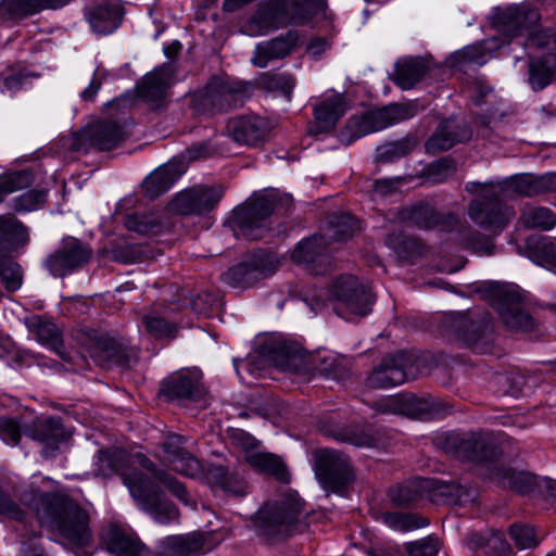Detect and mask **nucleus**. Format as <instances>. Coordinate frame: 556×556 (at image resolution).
<instances>
[{"label": "nucleus", "mask_w": 556, "mask_h": 556, "mask_svg": "<svg viewBox=\"0 0 556 556\" xmlns=\"http://www.w3.org/2000/svg\"><path fill=\"white\" fill-rule=\"evenodd\" d=\"M426 64L415 58L400 60L393 74V81L402 89L413 88L427 73Z\"/></svg>", "instance_id": "obj_46"}, {"label": "nucleus", "mask_w": 556, "mask_h": 556, "mask_svg": "<svg viewBox=\"0 0 556 556\" xmlns=\"http://www.w3.org/2000/svg\"><path fill=\"white\" fill-rule=\"evenodd\" d=\"M330 294L334 300L337 315L351 320L364 317L370 312L374 296L370 290L354 276H341L331 286Z\"/></svg>", "instance_id": "obj_6"}, {"label": "nucleus", "mask_w": 556, "mask_h": 556, "mask_svg": "<svg viewBox=\"0 0 556 556\" xmlns=\"http://www.w3.org/2000/svg\"><path fill=\"white\" fill-rule=\"evenodd\" d=\"M27 228L12 215L0 216V251H13L28 243Z\"/></svg>", "instance_id": "obj_41"}, {"label": "nucleus", "mask_w": 556, "mask_h": 556, "mask_svg": "<svg viewBox=\"0 0 556 556\" xmlns=\"http://www.w3.org/2000/svg\"><path fill=\"white\" fill-rule=\"evenodd\" d=\"M223 197V190L194 187L179 192L170 202L173 212L180 215H200L213 210Z\"/></svg>", "instance_id": "obj_19"}, {"label": "nucleus", "mask_w": 556, "mask_h": 556, "mask_svg": "<svg viewBox=\"0 0 556 556\" xmlns=\"http://www.w3.org/2000/svg\"><path fill=\"white\" fill-rule=\"evenodd\" d=\"M468 544L471 548H482L486 554H495L498 556H509L511 547L505 540L503 533L496 531L489 535L480 533H471L468 535Z\"/></svg>", "instance_id": "obj_48"}, {"label": "nucleus", "mask_w": 556, "mask_h": 556, "mask_svg": "<svg viewBox=\"0 0 556 556\" xmlns=\"http://www.w3.org/2000/svg\"><path fill=\"white\" fill-rule=\"evenodd\" d=\"M27 327L36 336L38 342L62 355L61 332L54 323L40 316H33L27 320Z\"/></svg>", "instance_id": "obj_44"}, {"label": "nucleus", "mask_w": 556, "mask_h": 556, "mask_svg": "<svg viewBox=\"0 0 556 556\" xmlns=\"http://www.w3.org/2000/svg\"><path fill=\"white\" fill-rule=\"evenodd\" d=\"M130 456L124 450H105L99 451L97 458V471L102 477H111L113 475H122L124 483L126 479H136V476H144L141 472H134L131 476L125 473V469L128 467Z\"/></svg>", "instance_id": "obj_39"}, {"label": "nucleus", "mask_w": 556, "mask_h": 556, "mask_svg": "<svg viewBox=\"0 0 556 556\" xmlns=\"http://www.w3.org/2000/svg\"><path fill=\"white\" fill-rule=\"evenodd\" d=\"M539 175L521 174L509 179L490 182L483 190L485 197H498L505 200L513 195H540Z\"/></svg>", "instance_id": "obj_29"}, {"label": "nucleus", "mask_w": 556, "mask_h": 556, "mask_svg": "<svg viewBox=\"0 0 556 556\" xmlns=\"http://www.w3.org/2000/svg\"><path fill=\"white\" fill-rule=\"evenodd\" d=\"M30 437L43 444L42 454L46 457L52 456L60 444L65 442L68 433L65 430L61 418L46 417L37 419L33 424Z\"/></svg>", "instance_id": "obj_32"}, {"label": "nucleus", "mask_w": 556, "mask_h": 556, "mask_svg": "<svg viewBox=\"0 0 556 556\" xmlns=\"http://www.w3.org/2000/svg\"><path fill=\"white\" fill-rule=\"evenodd\" d=\"M175 83V71L170 63H164L144 75L137 85L140 98L154 106H160L167 97L168 89Z\"/></svg>", "instance_id": "obj_23"}, {"label": "nucleus", "mask_w": 556, "mask_h": 556, "mask_svg": "<svg viewBox=\"0 0 556 556\" xmlns=\"http://www.w3.org/2000/svg\"><path fill=\"white\" fill-rule=\"evenodd\" d=\"M330 294L334 300L337 315L351 320L364 317L370 312L374 296L370 290L354 276H341L331 286Z\"/></svg>", "instance_id": "obj_7"}, {"label": "nucleus", "mask_w": 556, "mask_h": 556, "mask_svg": "<svg viewBox=\"0 0 556 556\" xmlns=\"http://www.w3.org/2000/svg\"><path fill=\"white\" fill-rule=\"evenodd\" d=\"M329 224V237L337 241H344L350 239L355 233V231L359 229L358 222L349 214L334 216L331 218Z\"/></svg>", "instance_id": "obj_60"}, {"label": "nucleus", "mask_w": 556, "mask_h": 556, "mask_svg": "<svg viewBox=\"0 0 556 556\" xmlns=\"http://www.w3.org/2000/svg\"><path fill=\"white\" fill-rule=\"evenodd\" d=\"M88 139L96 149L106 151L124 139V130L117 122L101 121L89 129Z\"/></svg>", "instance_id": "obj_42"}, {"label": "nucleus", "mask_w": 556, "mask_h": 556, "mask_svg": "<svg viewBox=\"0 0 556 556\" xmlns=\"http://www.w3.org/2000/svg\"><path fill=\"white\" fill-rule=\"evenodd\" d=\"M225 134L237 143L256 147L264 142L268 134V125L260 116L242 115L228 119Z\"/></svg>", "instance_id": "obj_24"}, {"label": "nucleus", "mask_w": 556, "mask_h": 556, "mask_svg": "<svg viewBox=\"0 0 556 556\" xmlns=\"http://www.w3.org/2000/svg\"><path fill=\"white\" fill-rule=\"evenodd\" d=\"M434 478H415L405 483L390 489L389 495L392 502L399 506H407L421 498L433 502Z\"/></svg>", "instance_id": "obj_35"}, {"label": "nucleus", "mask_w": 556, "mask_h": 556, "mask_svg": "<svg viewBox=\"0 0 556 556\" xmlns=\"http://www.w3.org/2000/svg\"><path fill=\"white\" fill-rule=\"evenodd\" d=\"M168 464L174 471L189 478H201L203 480L206 470L201 462L188 451L170 458Z\"/></svg>", "instance_id": "obj_55"}, {"label": "nucleus", "mask_w": 556, "mask_h": 556, "mask_svg": "<svg viewBox=\"0 0 556 556\" xmlns=\"http://www.w3.org/2000/svg\"><path fill=\"white\" fill-rule=\"evenodd\" d=\"M489 184L471 182L467 187L468 190H477L479 194L478 199L469 203L468 215L478 226L498 233L513 216V211L504 204L502 195L485 197L483 194V189Z\"/></svg>", "instance_id": "obj_8"}, {"label": "nucleus", "mask_w": 556, "mask_h": 556, "mask_svg": "<svg viewBox=\"0 0 556 556\" xmlns=\"http://www.w3.org/2000/svg\"><path fill=\"white\" fill-rule=\"evenodd\" d=\"M266 88L270 90H277L282 93V96L290 101L292 96V90L295 86V79L292 75L286 73H277L273 75H268L264 81Z\"/></svg>", "instance_id": "obj_63"}, {"label": "nucleus", "mask_w": 556, "mask_h": 556, "mask_svg": "<svg viewBox=\"0 0 556 556\" xmlns=\"http://www.w3.org/2000/svg\"><path fill=\"white\" fill-rule=\"evenodd\" d=\"M348 102L342 93H333L320 100L314 108V123L309 132L318 135L330 131L345 114Z\"/></svg>", "instance_id": "obj_28"}, {"label": "nucleus", "mask_w": 556, "mask_h": 556, "mask_svg": "<svg viewBox=\"0 0 556 556\" xmlns=\"http://www.w3.org/2000/svg\"><path fill=\"white\" fill-rule=\"evenodd\" d=\"M186 172V164L173 160L153 170L142 182V189L148 198L154 199L169 190Z\"/></svg>", "instance_id": "obj_30"}, {"label": "nucleus", "mask_w": 556, "mask_h": 556, "mask_svg": "<svg viewBox=\"0 0 556 556\" xmlns=\"http://www.w3.org/2000/svg\"><path fill=\"white\" fill-rule=\"evenodd\" d=\"M401 218L408 220L418 228L429 229L438 225L439 215L430 205H415L410 208H404L400 214Z\"/></svg>", "instance_id": "obj_53"}, {"label": "nucleus", "mask_w": 556, "mask_h": 556, "mask_svg": "<svg viewBox=\"0 0 556 556\" xmlns=\"http://www.w3.org/2000/svg\"><path fill=\"white\" fill-rule=\"evenodd\" d=\"M433 502H444L452 505L465 506L475 503L478 490L473 485L447 483L434 478Z\"/></svg>", "instance_id": "obj_38"}, {"label": "nucleus", "mask_w": 556, "mask_h": 556, "mask_svg": "<svg viewBox=\"0 0 556 556\" xmlns=\"http://www.w3.org/2000/svg\"><path fill=\"white\" fill-rule=\"evenodd\" d=\"M72 0H2L8 16H26L41 10H55L68 4Z\"/></svg>", "instance_id": "obj_47"}, {"label": "nucleus", "mask_w": 556, "mask_h": 556, "mask_svg": "<svg viewBox=\"0 0 556 556\" xmlns=\"http://www.w3.org/2000/svg\"><path fill=\"white\" fill-rule=\"evenodd\" d=\"M141 465L148 471L152 472L153 476L165 486L167 488L173 495H175L181 503L185 505H190L192 503L189 493L187 492L185 485L178 481L175 477L165 472L164 470H160L155 467V465L148 458L142 457Z\"/></svg>", "instance_id": "obj_50"}, {"label": "nucleus", "mask_w": 556, "mask_h": 556, "mask_svg": "<svg viewBox=\"0 0 556 556\" xmlns=\"http://www.w3.org/2000/svg\"><path fill=\"white\" fill-rule=\"evenodd\" d=\"M141 325L155 339H173L177 331L173 323L154 311L142 316Z\"/></svg>", "instance_id": "obj_52"}, {"label": "nucleus", "mask_w": 556, "mask_h": 556, "mask_svg": "<svg viewBox=\"0 0 556 556\" xmlns=\"http://www.w3.org/2000/svg\"><path fill=\"white\" fill-rule=\"evenodd\" d=\"M276 205L274 192L257 194L244 205L232 211L230 223L236 235L257 240L263 237L267 219Z\"/></svg>", "instance_id": "obj_5"}, {"label": "nucleus", "mask_w": 556, "mask_h": 556, "mask_svg": "<svg viewBox=\"0 0 556 556\" xmlns=\"http://www.w3.org/2000/svg\"><path fill=\"white\" fill-rule=\"evenodd\" d=\"M380 414H393L408 418H426L439 414V404L432 399L417 397L414 394H396L376 401L372 405Z\"/></svg>", "instance_id": "obj_14"}, {"label": "nucleus", "mask_w": 556, "mask_h": 556, "mask_svg": "<svg viewBox=\"0 0 556 556\" xmlns=\"http://www.w3.org/2000/svg\"><path fill=\"white\" fill-rule=\"evenodd\" d=\"M91 255L92 249L88 244L68 237L46 257L43 264L53 277L63 278L87 264Z\"/></svg>", "instance_id": "obj_11"}, {"label": "nucleus", "mask_w": 556, "mask_h": 556, "mask_svg": "<svg viewBox=\"0 0 556 556\" xmlns=\"http://www.w3.org/2000/svg\"><path fill=\"white\" fill-rule=\"evenodd\" d=\"M455 324L458 336L471 349L480 354L491 351L492 327L488 317L473 320L466 314H457Z\"/></svg>", "instance_id": "obj_25"}, {"label": "nucleus", "mask_w": 556, "mask_h": 556, "mask_svg": "<svg viewBox=\"0 0 556 556\" xmlns=\"http://www.w3.org/2000/svg\"><path fill=\"white\" fill-rule=\"evenodd\" d=\"M92 357L117 365H128L138 357V349L129 346L125 339H117L109 333L92 331L90 334Z\"/></svg>", "instance_id": "obj_17"}, {"label": "nucleus", "mask_w": 556, "mask_h": 556, "mask_svg": "<svg viewBox=\"0 0 556 556\" xmlns=\"http://www.w3.org/2000/svg\"><path fill=\"white\" fill-rule=\"evenodd\" d=\"M292 260L305 264L314 275H324L332 267L325 236L314 235L302 240L292 251Z\"/></svg>", "instance_id": "obj_18"}, {"label": "nucleus", "mask_w": 556, "mask_h": 556, "mask_svg": "<svg viewBox=\"0 0 556 556\" xmlns=\"http://www.w3.org/2000/svg\"><path fill=\"white\" fill-rule=\"evenodd\" d=\"M287 25L280 1L267 0L242 21L241 31L249 36H261Z\"/></svg>", "instance_id": "obj_20"}, {"label": "nucleus", "mask_w": 556, "mask_h": 556, "mask_svg": "<svg viewBox=\"0 0 556 556\" xmlns=\"http://www.w3.org/2000/svg\"><path fill=\"white\" fill-rule=\"evenodd\" d=\"M509 536L518 549L534 548L540 543L534 528L528 525L510 526Z\"/></svg>", "instance_id": "obj_62"}, {"label": "nucleus", "mask_w": 556, "mask_h": 556, "mask_svg": "<svg viewBox=\"0 0 556 556\" xmlns=\"http://www.w3.org/2000/svg\"><path fill=\"white\" fill-rule=\"evenodd\" d=\"M247 462L256 471L274 476L277 480L287 483L289 472L282 459L276 454L266 452H254L245 455Z\"/></svg>", "instance_id": "obj_43"}, {"label": "nucleus", "mask_w": 556, "mask_h": 556, "mask_svg": "<svg viewBox=\"0 0 556 556\" xmlns=\"http://www.w3.org/2000/svg\"><path fill=\"white\" fill-rule=\"evenodd\" d=\"M527 249L534 263L556 271V241L548 237L532 236L527 240Z\"/></svg>", "instance_id": "obj_45"}, {"label": "nucleus", "mask_w": 556, "mask_h": 556, "mask_svg": "<svg viewBox=\"0 0 556 556\" xmlns=\"http://www.w3.org/2000/svg\"><path fill=\"white\" fill-rule=\"evenodd\" d=\"M273 361L277 367L287 371H299L303 362V355L295 349L280 344L276 348Z\"/></svg>", "instance_id": "obj_58"}, {"label": "nucleus", "mask_w": 556, "mask_h": 556, "mask_svg": "<svg viewBox=\"0 0 556 556\" xmlns=\"http://www.w3.org/2000/svg\"><path fill=\"white\" fill-rule=\"evenodd\" d=\"M541 20L538 9L530 7L510 8L504 15V30L511 37L527 36L525 48L551 49L556 43V31L539 25ZM523 45V42H518Z\"/></svg>", "instance_id": "obj_4"}, {"label": "nucleus", "mask_w": 556, "mask_h": 556, "mask_svg": "<svg viewBox=\"0 0 556 556\" xmlns=\"http://www.w3.org/2000/svg\"><path fill=\"white\" fill-rule=\"evenodd\" d=\"M126 483L131 496L142 508L150 511L156 522L166 525L178 519L177 508L161 501L157 488L147 476L126 479Z\"/></svg>", "instance_id": "obj_12"}, {"label": "nucleus", "mask_w": 556, "mask_h": 556, "mask_svg": "<svg viewBox=\"0 0 556 556\" xmlns=\"http://www.w3.org/2000/svg\"><path fill=\"white\" fill-rule=\"evenodd\" d=\"M307 515L298 494L287 493L279 500L264 505L254 518L257 533L267 540L285 539L308 528Z\"/></svg>", "instance_id": "obj_1"}, {"label": "nucleus", "mask_w": 556, "mask_h": 556, "mask_svg": "<svg viewBox=\"0 0 556 556\" xmlns=\"http://www.w3.org/2000/svg\"><path fill=\"white\" fill-rule=\"evenodd\" d=\"M440 542L437 538L427 536L407 545L408 556H437Z\"/></svg>", "instance_id": "obj_64"}, {"label": "nucleus", "mask_w": 556, "mask_h": 556, "mask_svg": "<svg viewBox=\"0 0 556 556\" xmlns=\"http://www.w3.org/2000/svg\"><path fill=\"white\" fill-rule=\"evenodd\" d=\"M406 358L404 353L389 355L382 358L378 367L366 378V387L386 389L402 384L406 381Z\"/></svg>", "instance_id": "obj_27"}, {"label": "nucleus", "mask_w": 556, "mask_h": 556, "mask_svg": "<svg viewBox=\"0 0 556 556\" xmlns=\"http://www.w3.org/2000/svg\"><path fill=\"white\" fill-rule=\"evenodd\" d=\"M556 76V54L547 53L529 61L528 83L533 91H541L551 85Z\"/></svg>", "instance_id": "obj_40"}, {"label": "nucleus", "mask_w": 556, "mask_h": 556, "mask_svg": "<svg viewBox=\"0 0 556 556\" xmlns=\"http://www.w3.org/2000/svg\"><path fill=\"white\" fill-rule=\"evenodd\" d=\"M124 10L119 2L105 1L89 10L88 20L98 34H110L115 30L123 18Z\"/></svg>", "instance_id": "obj_37"}, {"label": "nucleus", "mask_w": 556, "mask_h": 556, "mask_svg": "<svg viewBox=\"0 0 556 556\" xmlns=\"http://www.w3.org/2000/svg\"><path fill=\"white\" fill-rule=\"evenodd\" d=\"M278 261L270 254L258 252L223 274L222 280L232 288H248L276 271Z\"/></svg>", "instance_id": "obj_13"}, {"label": "nucleus", "mask_w": 556, "mask_h": 556, "mask_svg": "<svg viewBox=\"0 0 556 556\" xmlns=\"http://www.w3.org/2000/svg\"><path fill=\"white\" fill-rule=\"evenodd\" d=\"M47 202V190L31 189L13 199V210L16 213H27L40 210Z\"/></svg>", "instance_id": "obj_57"}, {"label": "nucleus", "mask_w": 556, "mask_h": 556, "mask_svg": "<svg viewBox=\"0 0 556 556\" xmlns=\"http://www.w3.org/2000/svg\"><path fill=\"white\" fill-rule=\"evenodd\" d=\"M39 517L75 546H86L91 542L89 515L72 501L55 498Z\"/></svg>", "instance_id": "obj_3"}, {"label": "nucleus", "mask_w": 556, "mask_h": 556, "mask_svg": "<svg viewBox=\"0 0 556 556\" xmlns=\"http://www.w3.org/2000/svg\"><path fill=\"white\" fill-rule=\"evenodd\" d=\"M0 278L7 291H17L23 283V269L15 261L0 257Z\"/></svg>", "instance_id": "obj_56"}, {"label": "nucleus", "mask_w": 556, "mask_h": 556, "mask_svg": "<svg viewBox=\"0 0 556 556\" xmlns=\"http://www.w3.org/2000/svg\"><path fill=\"white\" fill-rule=\"evenodd\" d=\"M295 43L296 36L292 33L262 41L256 45L251 62L254 66L264 68L269 62L289 55Z\"/></svg>", "instance_id": "obj_34"}, {"label": "nucleus", "mask_w": 556, "mask_h": 556, "mask_svg": "<svg viewBox=\"0 0 556 556\" xmlns=\"http://www.w3.org/2000/svg\"><path fill=\"white\" fill-rule=\"evenodd\" d=\"M315 472L324 486L333 491L344 486L352 476L346 457L332 450H321L316 454Z\"/></svg>", "instance_id": "obj_16"}, {"label": "nucleus", "mask_w": 556, "mask_h": 556, "mask_svg": "<svg viewBox=\"0 0 556 556\" xmlns=\"http://www.w3.org/2000/svg\"><path fill=\"white\" fill-rule=\"evenodd\" d=\"M108 549L117 556H149L148 547L137 535L111 527L104 536Z\"/></svg>", "instance_id": "obj_36"}, {"label": "nucleus", "mask_w": 556, "mask_h": 556, "mask_svg": "<svg viewBox=\"0 0 556 556\" xmlns=\"http://www.w3.org/2000/svg\"><path fill=\"white\" fill-rule=\"evenodd\" d=\"M198 369L181 370L163 380L161 393L168 400H198L205 393Z\"/></svg>", "instance_id": "obj_22"}, {"label": "nucleus", "mask_w": 556, "mask_h": 556, "mask_svg": "<svg viewBox=\"0 0 556 556\" xmlns=\"http://www.w3.org/2000/svg\"><path fill=\"white\" fill-rule=\"evenodd\" d=\"M442 448L459 459L484 463L496 456V446L492 438L482 432H450L440 439Z\"/></svg>", "instance_id": "obj_9"}, {"label": "nucleus", "mask_w": 556, "mask_h": 556, "mask_svg": "<svg viewBox=\"0 0 556 556\" xmlns=\"http://www.w3.org/2000/svg\"><path fill=\"white\" fill-rule=\"evenodd\" d=\"M317 362L316 369L327 378L341 379L346 374V359L344 357L327 353L324 356H319Z\"/></svg>", "instance_id": "obj_61"}, {"label": "nucleus", "mask_w": 556, "mask_h": 556, "mask_svg": "<svg viewBox=\"0 0 556 556\" xmlns=\"http://www.w3.org/2000/svg\"><path fill=\"white\" fill-rule=\"evenodd\" d=\"M288 25L303 26L326 16L327 0H279Z\"/></svg>", "instance_id": "obj_33"}, {"label": "nucleus", "mask_w": 556, "mask_h": 556, "mask_svg": "<svg viewBox=\"0 0 556 556\" xmlns=\"http://www.w3.org/2000/svg\"><path fill=\"white\" fill-rule=\"evenodd\" d=\"M203 481L213 491H222L233 497H243L249 493V484L244 477L235 468L210 465Z\"/></svg>", "instance_id": "obj_26"}, {"label": "nucleus", "mask_w": 556, "mask_h": 556, "mask_svg": "<svg viewBox=\"0 0 556 556\" xmlns=\"http://www.w3.org/2000/svg\"><path fill=\"white\" fill-rule=\"evenodd\" d=\"M520 219L528 228L551 230L556 225V213L544 206L526 204L521 210Z\"/></svg>", "instance_id": "obj_49"}, {"label": "nucleus", "mask_w": 556, "mask_h": 556, "mask_svg": "<svg viewBox=\"0 0 556 556\" xmlns=\"http://www.w3.org/2000/svg\"><path fill=\"white\" fill-rule=\"evenodd\" d=\"M125 227L139 235H155L160 231V218L153 213H134L124 219Z\"/></svg>", "instance_id": "obj_54"}, {"label": "nucleus", "mask_w": 556, "mask_h": 556, "mask_svg": "<svg viewBox=\"0 0 556 556\" xmlns=\"http://www.w3.org/2000/svg\"><path fill=\"white\" fill-rule=\"evenodd\" d=\"M33 182L28 170L11 172L0 175V201L3 197L17 190L27 188Z\"/></svg>", "instance_id": "obj_59"}, {"label": "nucleus", "mask_w": 556, "mask_h": 556, "mask_svg": "<svg viewBox=\"0 0 556 556\" xmlns=\"http://www.w3.org/2000/svg\"><path fill=\"white\" fill-rule=\"evenodd\" d=\"M212 549L204 535L188 533L184 535H168L156 542L150 548L149 556H199Z\"/></svg>", "instance_id": "obj_21"}, {"label": "nucleus", "mask_w": 556, "mask_h": 556, "mask_svg": "<svg viewBox=\"0 0 556 556\" xmlns=\"http://www.w3.org/2000/svg\"><path fill=\"white\" fill-rule=\"evenodd\" d=\"M415 114L413 108L408 104L393 103L382 109L363 114L359 117L352 118L350 125L355 128L356 136L380 131L395 123L408 119Z\"/></svg>", "instance_id": "obj_15"}, {"label": "nucleus", "mask_w": 556, "mask_h": 556, "mask_svg": "<svg viewBox=\"0 0 556 556\" xmlns=\"http://www.w3.org/2000/svg\"><path fill=\"white\" fill-rule=\"evenodd\" d=\"M471 135V130L465 123H457L453 119L444 121L427 140L426 150L433 154L443 152L456 143L469 140Z\"/></svg>", "instance_id": "obj_31"}, {"label": "nucleus", "mask_w": 556, "mask_h": 556, "mask_svg": "<svg viewBox=\"0 0 556 556\" xmlns=\"http://www.w3.org/2000/svg\"><path fill=\"white\" fill-rule=\"evenodd\" d=\"M489 293L492 306L507 327L521 331L533 327L532 317L523 309L521 295L516 287L495 282L490 285Z\"/></svg>", "instance_id": "obj_10"}, {"label": "nucleus", "mask_w": 556, "mask_h": 556, "mask_svg": "<svg viewBox=\"0 0 556 556\" xmlns=\"http://www.w3.org/2000/svg\"><path fill=\"white\" fill-rule=\"evenodd\" d=\"M253 85L230 76H213L191 97L192 108L201 114L226 113L240 108L252 96Z\"/></svg>", "instance_id": "obj_2"}, {"label": "nucleus", "mask_w": 556, "mask_h": 556, "mask_svg": "<svg viewBox=\"0 0 556 556\" xmlns=\"http://www.w3.org/2000/svg\"><path fill=\"white\" fill-rule=\"evenodd\" d=\"M382 521L389 528L395 531H413L424 528L428 525V520L416 514H403L399 511L386 513L382 515Z\"/></svg>", "instance_id": "obj_51"}]
</instances>
